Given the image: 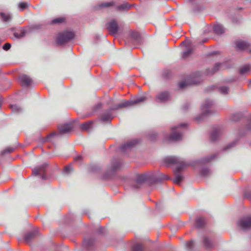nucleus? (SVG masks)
I'll return each instance as SVG.
<instances>
[{"mask_svg":"<svg viewBox=\"0 0 251 251\" xmlns=\"http://www.w3.org/2000/svg\"><path fill=\"white\" fill-rule=\"evenodd\" d=\"M0 16L3 21L8 22L11 19V16L9 14H5L4 13H0Z\"/></svg>","mask_w":251,"mask_h":251,"instance_id":"a878e982","label":"nucleus"},{"mask_svg":"<svg viewBox=\"0 0 251 251\" xmlns=\"http://www.w3.org/2000/svg\"><path fill=\"white\" fill-rule=\"evenodd\" d=\"M73 126L69 124L64 125H60L59 127V130L61 134H66L70 132L73 129Z\"/></svg>","mask_w":251,"mask_h":251,"instance_id":"ddd939ff","label":"nucleus"},{"mask_svg":"<svg viewBox=\"0 0 251 251\" xmlns=\"http://www.w3.org/2000/svg\"><path fill=\"white\" fill-rule=\"evenodd\" d=\"M215 33L217 34H222L225 32V29L222 25H216L213 27Z\"/></svg>","mask_w":251,"mask_h":251,"instance_id":"6ab92c4d","label":"nucleus"},{"mask_svg":"<svg viewBox=\"0 0 251 251\" xmlns=\"http://www.w3.org/2000/svg\"><path fill=\"white\" fill-rule=\"evenodd\" d=\"M64 19L63 18H58L54 19L52 21V24H59L64 22Z\"/></svg>","mask_w":251,"mask_h":251,"instance_id":"e433bc0d","label":"nucleus"},{"mask_svg":"<svg viewBox=\"0 0 251 251\" xmlns=\"http://www.w3.org/2000/svg\"><path fill=\"white\" fill-rule=\"evenodd\" d=\"M26 30L23 28L21 29L20 33H19L18 32H14V35L17 38H21L24 37L26 35Z\"/></svg>","mask_w":251,"mask_h":251,"instance_id":"5701e85b","label":"nucleus"},{"mask_svg":"<svg viewBox=\"0 0 251 251\" xmlns=\"http://www.w3.org/2000/svg\"><path fill=\"white\" fill-rule=\"evenodd\" d=\"M149 178V176L146 174L139 175L136 178L137 184L134 185V188L137 189L139 188V185L145 182Z\"/></svg>","mask_w":251,"mask_h":251,"instance_id":"9b49d317","label":"nucleus"},{"mask_svg":"<svg viewBox=\"0 0 251 251\" xmlns=\"http://www.w3.org/2000/svg\"><path fill=\"white\" fill-rule=\"evenodd\" d=\"M143 246L141 244L137 243L133 245L132 251H142Z\"/></svg>","mask_w":251,"mask_h":251,"instance_id":"c756f323","label":"nucleus"},{"mask_svg":"<svg viewBox=\"0 0 251 251\" xmlns=\"http://www.w3.org/2000/svg\"><path fill=\"white\" fill-rule=\"evenodd\" d=\"M48 166L47 164H44L38 167L35 168L32 170V173L34 175H41L42 176V178L43 179H45L46 178V176L44 175L46 172V169Z\"/></svg>","mask_w":251,"mask_h":251,"instance_id":"6e6552de","label":"nucleus"},{"mask_svg":"<svg viewBox=\"0 0 251 251\" xmlns=\"http://www.w3.org/2000/svg\"><path fill=\"white\" fill-rule=\"evenodd\" d=\"M219 91L222 94L226 95L228 94L229 88L226 86H221L219 88Z\"/></svg>","mask_w":251,"mask_h":251,"instance_id":"c85d7f7f","label":"nucleus"},{"mask_svg":"<svg viewBox=\"0 0 251 251\" xmlns=\"http://www.w3.org/2000/svg\"><path fill=\"white\" fill-rule=\"evenodd\" d=\"M21 238H25V243L30 245L35 240V236H18Z\"/></svg>","mask_w":251,"mask_h":251,"instance_id":"4be33fe9","label":"nucleus"},{"mask_svg":"<svg viewBox=\"0 0 251 251\" xmlns=\"http://www.w3.org/2000/svg\"><path fill=\"white\" fill-rule=\"evenodd\" d=\"M96 233L98 234H106V230L105 227L100 226L97 228Z\"/></svg>","mask_w":251,"mask_h":251,"instance_id":"473e14b6","label":"nucleus"},{"mask_svg":"<svg viewBox=\"0 0 251 251\" xmlns=\"http://www.w3.org/2000/svg\"><path fill=\"white\" fill-rule=\"evenodd\" d=\"M251 72V66L250 65H246L241 68L240 72L241 74L247 75Z\"/></svg>","mask_w":251,"mask_h":251,"instance_id":"aec40b11","label":"nucleus"},{"mask_svg":"<svg viewBox=\"0 0 251 251\" xmlns=\"http://www.w3.org/2000/svg\"><path fill=\"white\" fill-rule=\"evenodd\" d=\"M97 106L100 107L101 106V103L98 104Z\"/></svg>","mask_w":251,"mask_h":251,"instance_id":"6e6d98bb","label":"nucleus"},{"mask_svg":"<svg viewBox=\"0 0 251 251\" xmlns=\"http://www.w3.org/2000/svg\"><path fill=\"white\" fill-rule=\"evenodd\" d=\"M221 65L222 64L220 63L216 64L211 70L208 69L206 70V75H212L215 73L219 69Z\"/></svg>","mask_w":251,"mask_h":251,"instance_id":"a211bd4d","label":"nucleus"},{"mask_svg":"<svg viewBox=\"0 0 251 251\" xmlns=\"http://www.w3.org/2000/svg\"><path fill=\"white\" fill-rule=\"evenodd\" d=\"M206 225V222L204 218L202 217L198 218L195 222V226L198 228H202Z\"/></svg>","mask_w":251,"mask_h":251,"instance_id":"dca6fc26","label":"nucleus"},{"mask_svg":"<svg viewBox=\"0 0 251 251\" xmlns=\"http://www.w3.org/2000/svg\"><path fill=\"white\" fill-rule=\"evenodd\" d=\"M165 161L168 164L177 165V167L174 171L175 178L173 181L176 184H179L184 178L180 172L187 165L181 158L176 156L167 157L165 159Z\"/></svg>","mask_w":251,"mask_h":251,"instance_id":"f257e3e1","label":"nucleus"},{"mask_svg":"<svg viewBox=\"0 0 251 251\" xmlns=\"http://www.w3.org/2000/svg\"><path fill=\"white\" fill-rule=\"evenodd\" d=\"M137 142L136 140H132L126 142L121 147V151L124 152L128 151L133 148L137 144Z\"/></svg>","mask_w":251,"mask_h":251,"instance_id":"1a4fd4ad","label":"nucleus"},{"mask_svg":"<svg viewBox=\"0 0 251 251\" xmlns=\"http://www.w3.org/2000/svg\"><path fill=\"white\" fill-rule=\"evenodd\" d=\"M249 85L251 86V80L249 81Z\"/></svg>","mask_w":251,"mask_h":251,"instance_id":"5fc2aeb1","label":"nucleus"},{"mask_svg":"<svg viewBox=\"0 0 251 251\" xmlns=\"http://www.w3.org/2000/svg\"><path fill=\"white\" fill-rule=\"evenodd\" d=\"M171 95L168 92L163 91L158 93L155 97V101L157 102L164 103L170 100Z\"/></svg>","mask_w":251,"mask_h":251,"instance_id":"423d86ee","label":"nucleus"},{"mask_svg":"<svg viewBox=\"0 0 251 251\" xmlns=\"http://www.w3.org/2000/svg\"><path fill=\"white\" fill-rule=\"evenodd\" d=\"M72 170V168L71 165L66 166L64 169V172L66 174L69 173Z\"/></svg>","mask_w":251,"mask_h":251,"instance_id":"79ce46f5","label":"nucleus"},{"mask_svg":"<svg viewBox=\"0 0 251 251\" xmlns=\"http://www.w3.org/2000/svg\"><path fill=\"white\" fill-rule=\"evenodd\" d=\"M14 150V148L12 147H8L1 151V154H4L5 153L12 152Z\"/></svg>","mask_w":251,"mask_h":251,"instance_id":"c9c22d12","label":"nucleus"},{"mask_svg":"<svg viewBox=\"0 0 251 251\" xmlns=\"http://www.w3.org/2000/svg\"><path fill=\"white\" fill-rule=\"evenodd\" d=\"M132 105V101L131 100H125L122 101L119 104L115 106L112 109L116 110L119 108H121L123 107H126Z\"/></svg>","mask_w":251,"mask_h":251,"instance_id":"2eb2a0df","label":"nucleus"},{"mask_svg":"<svg viewBox=\"0 0 251 251\" xmlns=\"http://www.w3.org/2000/svg\"><path fill=\"white\" fill-rule=\"evenodd\" d=\"M210 173V171L207 168H203L201 171V174L203 176H208Z\"/></svg>","mask_w":251,"mask_h":251,"instance_id":"4c0bfd02","label":"nucleus"},{"mask_svg":"<svg viewBox=\"0 0 251 251\" xmlns=\"http://www.w3.org/2000/svg\"><path fill=\"white\" fill-rule=\"evenodd\" d=\"M221 133V131L219 128H216L213 129L211 134V140L213 141L217 140L219 138Z\"/></svg>","mask_w":251,"mask_h":251,"instance_id":"f3484780","label":"nucleus"},{"mask_svg":"<svg viewBox=\"0 0 251 251\" xmlns=\"http://www.w3.org/2000/svg\"><path fill=\"white\" fill-rule=\"evenodd\" d=\"M216 157L215 154H212L210 156H207L202 159L201 162L203 163H208L213 160Z\"/></svg>","mask_w":251,"mask_h":251,"instance_id":"cd10ccee","label":"nucleus"},{"mask_svg":"<svg viewBox=\"0 0 251 251\" xmlns=\"http://www.w3.org/2000/svg\"><path fill=\"white\" fill-rule=\"evenodd\" d=\"M42 233L40 232L37 228L33 229L32 230L30 231L27 235H36L38 234H41Z\"/></svg>","mask_w":251,"mask_h":251,"instance_id":"72a5a7b5","label":"nucleus"},{"mask_svg":"<svg viewBox=\"0 0 251 251\" xmlns=\"http://www.w3.org/2000/svg\"><path fill=\"white\" fill-rule=\"evenodd\" d=\"M186 43H187V42H186V41H184V42H183L182 43V45H185V44H186Z\"/></svg>","mask_w":251,"mask_h":251,"instance_id":"864d4df0","label":"nucleus"},{"mask_svg":"<svg viewBox=\"0 0 251 251\" xmlns=\"http://www.w3.org/2000/svg\"><path fill=\"white\" fill-rule=\"evenodd\" d=\"M164 177H163V179H169V178L167 176H166V175H164Z\"/></svg>","mask_w":251,"mask_h":251,"instance_id":"3c124183","label":"nucleus"},{"mask_svg":"<svg viewBox=\"0 0 251 251\" xmlns=\"http://www.w3.org/2000/svg\"><path fill=\"white\" fill-rule=\"evenodd\" d=\"M11 47V45L9 43H6L4 44V45L3 46L2 48L3 50H8Z\"/></svg>","mask_w":251,"mask_h":251,"instance_id":"c03bdc74","label":"nucleus"},{"mask_svg":"<svg viewBox=\"0 0 251 251\" xmlns=\"http://www.w3.org/2000/svg\"><path fill=\"white\" fill-rule=\"evenodd\" d=\"M93 241L91 240V239L90 238V236H88V238H85L84 239V242H83V245H84V246L85 247H89L91 245H93Z\"/></svg>","mask_w":251,"mask_h":251,"instance_id":"bb28decb","label":"nucleus"},{"mask_svg":"<svg viewBox=\"0 0 251 251\" xmlns=\"http://www.w3.org/2000/svg\"><path fill=\"white\" fill-rule=\"evenodd\" d=\"M193 241H190L189 242H187V243H186V246H187V248L188 249H191L192 247H193Z\"/></svg>","mask_w":251,"mask_h":251,"instance_id":"37998d69","label":"nucleus"},{"mask_svg":"<svg viewBox=\"0 0 251 251\" xmlns=\"http://www.w3.org/2000/svg\"><path fill=\"white\" fill-rule=\"evenodd\" d=\"M111 5V3L110 2H105V3H102L101 4H100V6L102 7H108V6H110Z\"/></svg>","mask_w":251,"mask_h":251,"instance_id":"49530a36","label":"nucleus"},{"mask_svg":"<svg viewBox=\"0 0 251 251\" xmlns=\"http://www.w3.org/2000/svg\"><path fill=\"white\" fill-rule=\"evenodd\" d=\"M192 52V50L191 49H188L186 51H184L183 53L182 57L183 58L187 57Z\"/></svg>","mask_w":251,"mask_h":251,"instance_id":"ea45409f","label":"nucleus"},{"mask_svg":"<svg viewBox=\"0 0 251 251\" xmlns=\"http://www.w3.org/2000/svg\"><path fill=\"white\" fill-rule=\"evenodd\" d=\"M74 37V33L72 31H65L59 33L57 36V43L62 45L68 42Z\"/></svg>","mask_w":251,"mask_h":251,"instance_id":"20e7f679","label":"nucleus"},{"mask_svg":"<svg viewBox=\"0 0 251 251\" xmlns=\"http://www.w3.org/2000/svg\"><path fill=\"white\" fill-rule=\"evenodd\" d=\"M146 100V97L143 96L135 99L134 100H131L132 105L142 102Z\"/></svg>","mask_w":251,"mask_h":251,"instance_id":"2f4dec72","label":"nucleus"},{"mask_svg":"<svg viewBox=\"0 0 251 251\" xmlns=\"http://www.w3.org/2000/svg\"><path fill=\"white\" fill-rule=\"evenodd\" d=\"M214 102L212 100H206L204 101L201 106V110L203 115H207L211 113V110L209 108L212 106Z\"/></svg>","mask_w":251,"mask_h":251,"instance_id":"0eeeda50","label":"nucleus"},{"mask_svg":"<svg viewBox=\"0 0 251 251\" xmlns=\"http://www.w3.org/2000/svg\"><path fill=\"white\" fill-rule=\"evenodd\" d=\"M11 108L12 111L14 112H20L22 111L21 108L17 105H11Z\"/></svg>","mask_w":251,"mask_h":251,"instance_id":"f704fd0d","label":"nucleus"},{"mask_svg":"<svg viewBox=\"0 0 251 251\" xmlns=\"http://www.w3.org/2000/svg\"><path fill=\"white\" fill-rule=\"evenodd\" d=\"M107 28L111 34L113 35L116 34L119 29L117 23L115 20H111L107 24Z\"/></svg>","mask_w":251,"mask_h":251,"instance_id":"9d476101","label":"nucleus"},{"mask_svg":"<svg viewBox=\"0 0 251 251\" xmlns=\"http://www.w3.org/2000/svg\"><path fill=\"white\" fill-rule=\"evenodd\" d=\"M25 238H21L18 236L17 241L20 243H25Z\"/></svg>","mask_w":251,"mask_h":251,"instance_id":"de8ad7c7","label":"nucleus"},{"mask_svg":"<svg viewBox=\"0 0 251 251\" xmlns=\"http://www.w3.org/2000/svg\"><path fill=\"white\" fill-rule=\"evenodd\" d=\"M55 134H56L55 133H51V134H50V135L48 137V138H49V139L50 137H51V136H53V135H55Z\"/></svg>","mask_w":251,"mask_h":251,"instance_id":"09e8293b","label":"nucleus"},{"mask_svg":"<svg viewBox=\"0 0 251 251\" xmlns=\"http://www.w3.org/2000/svg\"><path fill=\"white\" fill-rule=\"evenodd\" d=\"M19 81L20 83L26 86H28L31 84L32 80L25 75H21L19 77Z\"/></svg>","mask_w":251,"mask_h":251,"instance_id":"f8f14e48","label":"nucleus"},{"mask_svg":"<svg viewBox=\"0 0 251 251\" xmlns=\"http://www.w3.org/2000/svg\"><path fill=\"white\" fill-rule=\"evenodd\" d=\"M245 197L251 201V191H247L245 192Z\"/></svg>","mask_w":251,"mask_h":251,"instance_id":"a19ab883","label":"nucleus"},{"mask_svg":"<svg viewBox=\"0 0 251 251\" xmlns=\"http://www.w3.org/2000/svg\"><path fill=\"white\" fill-rule=\"evenodd\" d=\"M185 126V124H181L177 126L173 127L171 129V133L168 137V139L173 141L180 140L182 137V128Z\"/></svg>","mask_w":251,"mask_h":251,"instance_id":"f03ea898","label":"nucleus"},{"mask_svg":"<svg viewBox=\"0 0 251 251\" xmlns=\"http://www.w3.org/2000/svg\"><path fill=\"white\" fill-rule=\"evenodd\" d=\"M204 244L206 247L209 248L211 246L210 242L207 239V238H205L204 239Z\"/></svg>","mask_w":251,"mask_h":251,"instance_id":"a18cd8bd","label":"nucleus"},{"mask_svg":"<svg viewBox=\"0 0 251 251\" xmlns=\"http://www.w3.org/2000/svg\"><path fill=\"white\" fill-rule=\"evenodd\" d=\"M238 226L243 230L251 229V216H248L241 218L237 222Z\"/></svg>","mask_w":251,"mask_h":251,"instance_id":"39448f33","label":"nucleus"},{"mask_svg":"<svg viewBox=\"0 0 251 251\" xmlns=\"http://www.w3.org/2000/svg\"><path fill=\"white\" fill-rule=\"evenodd\" d=\"M190 1H192L193 0H189Z\"/></svg>","mask_w":251,"mask_h":251,"instance_id":"4d7b16f0","label":"nucleus"},{"mask_svg":"<svg viewBox=\"0 0 251 251\" xmlns=\"http://www.w3.org/2000/svg\"><path fill=\"white\" fill-rule=\"evenodd\" d=\"M201 80V74L200 73H197L191 75L187 80L180 82L179 83V87L183 89L188 85L198 84L200 83Z\"/></svg>","mask_w":251,"mask_h":251,"instance_id":"7ed1b4c3","label":"nucleus"},{"mask_svg":"<svg viewBox=\"0 0 251 251\" xmlns=\"http://www.w3.org/2000/svg\"><path fill=\"white\" fill-rule=\"evenodd\" d=\"M131 5L127 2H124L121 5L117 7L119 10H126L130 9Z\"/></svg>","mask_w":251,"mask_h":251,"instance_id":"b1692460","label":"nucleus"},{"mask_svg":"<svg viewBox=\"0 0 251 251\" xmlns=\"http://www.w3.org/2000/svg\"><path fill=\"white\" fill-rule=\"evenodd\" d=\"M113 118L111 114L110 113H106L101 115V120L103 122H108Z\"/></svg>","mask_w":251,"mask_h":251,"instance_id":"393cba45","label":"nucleus"},{"mask_svg":"<svg viewBox=\"0 0 251 251\" xmlns=\"http://www.w3.org/2000/svg\"><path fill=\"white\" fill-rule=\"evenodd\" d=\"M249 46L248 43L243 41H238L236 42L235 48L238 50H244L248 49Z\"/></svg>","mask_w":251,"mask_h":251,"instance_id":"4468645a","label":"nucleus"},{"mask_svg":"<svg viewBox=\"0 0 251 251\" xmlns=\"http://www.w3.org/2000/svg\"><path fill=\"white\" fill-rule=\"evenodd\" d=\"M132 37L136 40L139 43H141V37L140 34L137 32H133L131 34Z\"/></svg>","mask_w":251,"mask_h":251,"instance_id":"7c9ffc66","label":"nucleus"},{"mask_svg":"<svg viewBox=\"0 0 251 251\" xmlns=\"http://www.w3.org/2000/svg\"><path fill=\"white\" fill-rule=\"evenodd\" d=\"M76 160H81V156H78L75 158Z\"/></svg>","mask_w":251,"mask_h":251,"instance_id":"8fccbe9b","label":"nucleus"},{"mask_svg":"<svg viewBox=\"0 0 251 251\" xmlns=\"http://www.w3.org/2000/svg\"><path fill=\"white\" fill-rule=\"evenodd\" d=\"M18 6L21 10H23L27 7V4L25 2H20L18 4Z\"/></svg>","mask_w":251,"mask_h":251,"instance_id":"58836bf2","label":"nucleus"},{"mask_svg":"<svg viewBox=\"0 0 251 251\" xmlns=\"http://www.w3.org/2000/svg\"><path fill=\"white\" fill-rule=\"evenodd\" d=\"M93 123V121H90L84 124H82L80 126L81 129L83 130H89L92 128Z\"/></svg>","mask_w":251,"mask_h":251,"instance_id":"412c9836","label":"nucleus"},{"mask_svg":"<svg viewBox=\"0 0 251 251\" xmlns=\"http://www.w3.org/2000/svg\"><path fill=\"white\" fill-rule=\"evenodd\" d=\"M117 168H118V166H114V168H113V170H116Z\"/></svg>","mask_w":251,"mask_h":251,"instance_id":"603ef678","label":"nucleus"}]
</instances>
